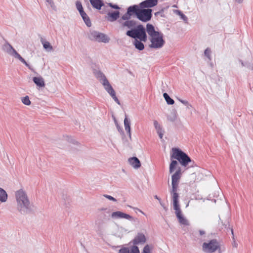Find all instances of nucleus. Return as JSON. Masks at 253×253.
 Instances as JSON below:
<instances>
[{
	"mask_svg": "<svg viewBox=\"0 0 253 253\" xmlns=\"http://www.w3.org/2000/svg\"><path fill=\"white\" fill-rule=\"evenodd\" d=\"M159 203L160 205L164 208V209L166 210V208L164 206V204L161 201H160Z\"/></svg>",
	"mask_w": 253,
	"mask_h": 253,
	"instance_id": "nucleus-51",
	"label": "nucleus"
},
{
	"mask_svg": "<svg viewBox=\"0 0 253 253\" xmlns=\"http://www.w3.org/2000/svg\"><path fill=\"white\" fill-rule=\"evenodd\" d=\"M143 41H140L138 40H134L133 43L135 46V47L138 49L139 50H142L144 48V45L142 43Z\"/></svg>",
	"mask_w": 253,
	"mask_h": 253,
	"instance_id": "nucleus-27",
	"label": "nucleus"
},
{
	"mask_svg": "<svg viewBox=\"0 0 253 253\" xmlns=\"http://www.w3.org/2000/svg\"><path fill=\"white\" fill-rule=\"evenodd\" d=\"M81 16H82L84 21L86 25L89 27L91 26V23L89 17L87 16L86 13L84 11H83L80 13Z\"/></svg>",
	"mask_w": 253,
	"mask_h": 253,
	"instance_id": "nucleus-26",
	"label": "nucleus"
},
{
	"mask_svg": "<svg viewBox=\"0 0 253 253\" xmlns=\"http://www.w3.org/2000/svg\"><path fill=\"white\" fill-rule=\"evenodd\" d=\"M33 81L39 87L45 86L44 80L42 77H35L33 78Z\"/></svg>",
	"mask_w": 253,
	"mask_h": 253,
	"instance_id": "nucleus-23",
	"label": "nucleus"
},
{
	"mask_svg": "<svg viewBox=\"0 0 253 253\" xmlns=\"http://www.w3.org/2000/svg\"><path fill=\"white\" fill-rule=\"evenodd\" d=\"M111 210L109 208L98 209L96 219L95 221L96 232L102 235L108 226V222L111 221Z\"/></svg>",
	"mask_w": 253,
	"mask_h": 253,
	"instance_id": "nucleus-1",
	"label": "nucleus"
},
{
	"mask_svg": "<svg viewBox=\"0 0 253 253\" xmlns=\"http://www.w3.org/2000/svg\"><path fill=\"white\" fill-rule=\"evenodd\" d=\"M165 8H162L160 11L155 12V16H158L159 15H161V16L162 17H164L163 13H164V12L165 11Z\"/></svg>",
	"mask_w": 253,
	"mask_h": 253,
	"instance_id": "nucleus-39",
	"label": "nucleus"
},
{
	"mask_svg": "<svg viewBox=\"0 0 253 253\" xmlns=\"http://www.w3.org/2000/svg\"><path fill=\"white\" fill-rule=\"evenodd\" d=\"M164 132H161V133H158L160 138L161 139H162L163 138V135H164Z\"/></svg>",
	"mask_w": 253,
	"mask_h": 253,
	"instance_id": "nucleus-49",
	"label": "nucleus"
},
{
	"mask_svg": "<svg viewBox=\"0 0 253 253\" xmlns=\"http://www.w3.org/2000/svg\"><path fill=\"white\" fill-rule=\"evenodd\" d=\"M46 1L50 4L51 6L54 4L52 0H46Z\"/></svg>",
	"mask_w": 253,
	"mask_h": 253,
	"instance_id": "nucleus-46",
	"label": "nucleus"
},
{
	"mask_svg": "<svg viewBox=\"0 0 253 253\" xmlns=\"http://www.w3.org/2000/svg\"><path fill=\"white\" fill-rule=\"evenodd\" d=\"M145 29L149 35L151 36V37H153V36H157L160 33L159 32L156 31L155 30V28L152 24L149 23H148L146 25V29Z\"/></svg>",
	"mask_w": 253,
	"mask_h": 253,
	"instance_id": "nucleus-20",
	"label": "nucleus"
},
{
	"mask_svg": "<svg viewBox=\"0 0 253 253\" xmlns=\"http://www.w3.org/2000/svg\"><path fill=\"white\" fill-rule=\"evenodd\" d=\"M126 35L135 40H140L143 42L147 41V36L146 33V29L141 24L138 25L136 27L130 30H128L126 32Z\"/></svg>",
	"mask_w": 253,
	"mask_h": 253,
	"instance_id": "nucleus-6",
	"label": "nucleus"
},
{
	"mask_svg": "<svg viewBox=\"0 0 253 253\" xmlns=\"http://www.w3.org/2000/svg\"><path fill=\"white\" fill-rule=\"evenodd\" d=\"M178 165V162L176 160H172L169 168V172L170 173H172L176 168V166Z\"/></svg>",
	"mask_w": 253,
	"mask_h": 253,
	"instance_id": "nucleus-29",
	"label": "nucleus"
},
{
	"mask_svg": "<svg viewBox=\"0 0 253 253\" xmlns=\"http://www.w3.org/2000/svg\"><path fill=\"white\" fill-rule=\"evenodd\" d=\"M140 212H141V213H142L143 214H144L143 212L142 211H141V210H139Z\"/></svg>",
	"mask_w": 253,
	"mask_h": 253,
	"instance_id": "nucleus-56",
	"label": "nucleus"
},
{
	"mask_svg": "<svg viewBox=\"0 0 253 253\" xmlns=\"http://www.w3.org/2000/svg\"><path fill=\"white\" fill-rule=\"evenodd\" d=\"M156 130H157V133H161V132H164V131L163 130L162 127H161L160 128H159V129H156Z\"/></svg>",
	"mask_w": 253,
	"mask_h": 253,
	"instance_id": "nucleus-47",
	"label": "nucleus"
},
{
	"mask_svg": "<svg viewBox=\"0 0 253 253\" xmlns=\"http://www.w3.org/2000/svg\"><path fill=\"white\" fill-rule=\"evenodd\" d=\"M146 238L144 234L139 233L132 240L133 246L128 247H123L119 251V253H140L138 247L136 246L139 244H144L146 242Z\"/></svg>",
	"mask_w": 253,
	"mask_h": 253,
	"instance_id": "nucleus-5",
	"label": "nucleus"
},
{
	"mask_svg": "<svg viewBox=\"0 0 253 253\" xmlns=\"http://www.w3.org/2000/svg\"><path fill=\"white\" fill-rule=\"evenodd\" d=\"M158 0H145L139 4L142 8H150L157 5L158 4Z\"/></svg>",
	"mask_w": 253,
	"mask_h": 253,
	"instance_id": "nucleus-16",
	"label": "nucleus"
},
{
	"mask_svg": "<svg viewBox=\"0 0 253 253\" xmlns=\"http://www.w3.org/2000/svg\"><path fill=\"white\" fill-rule=\"evenodd\" d=\"M22 103L26 105H30L31 103L28 96H26L21 99Z\"/></svg>",
	"mask_w": 253,
	"mask_h": 253,
	"instance_id": "nucleus-33",
	"label": "nucleus"
},
{
	"mask_svg": "<svg viewBox=\"0 0 253 253\" xmlns=\"http://www.w3.org/2000/svg\"><path fill=\"white\" fill-rule=\"evenodd\" d=\"M239 61H240V62H241V65H242V66L243 67H244V66H246V63H244L242 60H239Z\"/></svg>",
	"mask_w": 253,
	"mask_h": 253,
	"instance_id": "nucleus-48",
	"label": "nucleus"
},
{
	"mask_svg": "<svg viewBox=\"0 0 253 253\" xmlns=\"http://www.w3.org/2000/svg\"><path fill=\"white\" fill-rule=\"evenodd\" d=\"M135 15L134 6V5L129 6L127 8V11L126 13L122 15V19L123 20L127 21L129 20L131 16Z\"/></svg>",
	"mask_w": 253,
	"mask_h": 253,
	"instance_id": "nucleus-15",
	"label": "nucleus"
},
{
	"mask_svg": "<svg viewBox=\"0 0 253 253\" xmlns=\"http://www.w3.org/2000/svg\"><path fill=\"white\" fill-rule=\"evenodd\" d=\"M154 198L156 199H157L159 202H160V201H161V199L159 197H158L157 195H155Z\"/></svg>",
	"mask_w": 253,
	"mask_h": 253,
	"instance_id": "nucleus-52",
	"label": "nucleus"
},
{
	"mask_svg": "<svg viewBox=\"0 0 253 253\" xmlns=\"http://www.w3.org/2000/svg\"><path fill=\"white\" fill-rule=\"evenodd\" d=\"M103 196H104V197H105V198H106L107 199H108L111 201H113L114 202L117 201V200L111 196H110L108 195H106V194L104 195Z\"/></svg>",
	"mask_w": 253,
	"mask_h": 253,
	"instance_id": "nucleus-40",
	"label": "nucleus"
},
{
	"mask_svg": "<svg viewBox=\"0 0 253 253\" xmlns=\"http://www.w3.org/2000/svg\"><path fill=\"white\" fill-rule=\"evenodd\" d=\"M202 251L205 253H214L216 251L218 253H221L220 243L215 239L204 242L202 245Z\"/></svg>",
	"mask_w": 253,
	"mask_h": 253,
	"instance_id": "nucleus-9",
	"label": "nucleus"
},
{
	"mask_svg": "<svg viewBox=\"0 0 253 253\" xmlns=\"http://www.w3.org/2000/svg\"><path fill=\"white\" fill-rule=\"evenodd\" d=\"M236 2L240 3L243 1V0H235Z\"/></svg>",
	"mask_w": 253,
	"mask_h": 253,
	"instance_id": "nucleus-53",
	"label": "nucleus"
},
{
	"mask_svg": "<svg viewBox=\"0 0 253 253\" xmlns=\"http://www.w3.org/2000/svg\"><path fill=\"white\" fill-rule=\"evenodd\" d=\"M109 5L112 7V8H114L115 9H120V7L117 4H113L112 3H109Z\"/></svg>",
	"mask_w": 253,
	"mask_h": 253,
	"instance_id": "nucleus-41",
	"label": "nucleus"
},
{
	"mask_svg": "<svg viewBox=\"0 0 253 253\" xmlns=\"http://www.w3.org/2000/svg\"><path fill=\"white\" fill-rule=\"evenodd\" d=\"M199 233H200V235H203L205 234V232L203 230H200Z\"/></svg>",
	"mask_w": 253,
	"mask_h": 253,
	"instance_id": "nucleus-50",
	"label": "nucleus"
},
{
	"mask_svg": "<svg viewBox=\"0 0 253 253\" xmlns=\"http://www.w3.org/2000/svg\"><path fill=\"white\" fill-rule=\"evenodd\" d=\"M92 7L97 10H100L104 5L103 0H89Z\"/></svg>",
	"mask_w": 253,
	"mask_h": 253,
	"instance_id": "nucleus-21",
	"label": "nucleus"
},
{
	"mask_svg": "<svg viewBox=\"0 0 253 253\" xmlns=\"http://www.w3.org/2000/svg\"><path fill=\"white\" fill-rule=\"evenodd\" d=\"M128 162L134 169H138L141 167V163L139 160L136 157H133L129 158Z\"/></svg>",
	"mask_w": 253,
	"mask_h": 253,
	"instance_id": "nucleus-19",
	"label": "nucleus"
},
{
	"mask_svg": "<svg viewBox=\"0 0 253 253\" xmlns=\"http://www.w3.org/2000/svg\"><path fill=\"white\" fill-rule=\"evenodd\" d=\"M246 66L249 68L250 69L253 70V65L250 64V63H246Z\"/></svg>",
	"mask_w": 253,
	"mask_h": 253,
	"instance_id": "nucleus-44",
	"label": "nucleus"
},
{
	"mask_svg": "<svg viewBox=\"0 0 253 253\" xmlns=\"http://www.w3.org/2000/svg\"><path fill=\"white\" fill-rule=\"evenodd\" d=\"M177 189H175L174 191H173V188H172L170 192L172 196V199L173 201V205L174 210H177L180 208V206L179 205L178 198L179 195L177 193Z\"/></svg>",
	"mask_w": 253,
	"mask_h": 253,
	"instance_id": "nucleus-14",
	"label": "nucleus"
},
{
	"mask_svg": "<svg viewBox=\"0 0 253 253\" xmlns=\"http://www.w3.org/2000/svg\"><path fill=\"white\" fill-rule=\"evenodd\" d=\"M88 7H89V4L88 3Z\"/></svg>",
	"mask_w": 253,
	"mask_h": 253,
	"instance_id": "nucleus-57",
	"label": "nucleus"
},
{
	"mask_svg": "<svg viewBox=\"0 0 253 253\" xmlns=\"http://www.w3.org/2000/svg\"><path fill=\"white\" fill-rule=\"evenodd\" d=\"M181 168L178 167L176 169L175 173L172 175L171 179V185L172 188H173V191L175 190V189L178 188V182L181 178Z\"/></svg>",
	"mask_w": 253,
	"mask_h": 253,
	"instance_id": "nucleus-13",
	"label": "nucleus"
},
{
	"mask_svg": "<svg viewBox=\"0 0 253 253\" xmlns=\"http://www.w3.org/2000/svg\"><path fill=\"white\" fill-rule=\"evenodd\" d=\"M93 74L95 77L102 84L105 90L110 94L114 100L119 105L120 102L116 95V92L109 81L106 78L105 75L100 70H94Z\"/></svg>",
	"mask_w": 253,
	"mask_h": 253,
	"instance_id": "nucleus-4",
	"label": "nucleus"
},
{
	"mask_svg": "<svg viewBox=\"0 0 253 253\" xmlns=\"http://www.w3.org/2000/svg\"><path fill=\"white\" fill-rule=\"evenodd\" d=\"M2 50L7 54L19 60L31 71L35 72L34 69L26 61V60L15 50V49L7 42L2 45Z\"/></svg>",
	"mask_w": 253,
	"mask_h": 253,
	"instance_id": "nucleus-8",
	"label": "nucleus"
},
{
	"mask_svg": "<svg viewBox=\"0 0 253 253\" xmlns=\"http://www.w3.org/2000/svg\"><path fill=\"white\" fill-rule=\"evenodd\" d=\"M168 120L170 122H174L176 119V113L174 111L171 112L170 114L167 116Z\"/></svg>",
	"mask_w": 253,
	"mask_h": 253,
	"instance_id": "nucleus-31",
	"label": "nucleus"
},
{
	"mask_svg": "<svg viewBox=\"0 0 253 253\" xmlns=\"http://www.w3.org/2000/svg\"><path fill=\"white\" fill-rule=\"evenodd\" d=\"M7 199V194L6 191L1 188H0V201L5 202Z\"/></svg>",
	"mask_w": 253,
	"mask_h": 253,
	"instance_id": "nucleus-28",
	"label": "nucleus"
},
{
	"mask_svg": "<svg viewBox=\"0 0 253 253\" xmlns=\"http://www.w3.org/2000/svg\"><path fill=\"white\" fill-rule=\"evenodd\" d=\"M174 210L175 211V213L179 222L181 224L188 225L189 224L188 221L182 215L180 208Z\"/></svg>",
	"mask_w": 253,
	"mask_h": 253,
	"instance_id": "nucleus-17",
	"label": "nucleus"
},
{
	"mask_svg": "<svg viewBox=\"0 0 253 253\" xmlns=\"http://www.w3.org/2000/svg\"><path fill=\"white\" fill-rule=\"evenodd\" d=\"M111 218L113 219H119L125 218L131 221L135 222L137 221V218H134L129 214L120 211H111Z\"/></svg>",
	"mask_w": 253,
	"mask_h": 253,
	"instance_id": "nucleus-12",
	"label": "nucleus"
},
{
	"mask_svg": "<svg viewBox=\"0 0 253 253\" xmlns=\"http://www.w3.org/2000/svg\"><path fill=\"white\" fill-rule=\"evenodd\" d=\"M120 14V13L119 11L110 12L107 14L106 19L110 22H114L119 18Z\"/></svg>",
	"mask_w": 253,
	"mask_h": 253,
	"instance_id": "nucleus-18",
	"label": "nucleus"
},
{
	"mask_svg": "<svg viewBox=\"0 0 253 253\" xmlns=\"http://www.w3.org/2000/svg\"><path fill=\"white\" fill-rule=\"evenodd\" d=\"M41 42L43 45V48L47 51H51L53 50V47L49 42L45 41L42 38L41 39Z\"/></svg>",
	"mask_w": 253,
	"mask_h": 253,
	"instance_id": "nucleus-25",
	"label": "nucleus"
},
{
	"mask_svg": "<svg viewBox=\"0 0 253 253\" xmlns=\"http://www.w3.org/2000/svg\"><path fill=\"white\" fill-rule=\"evenodd\" d=\"M179 100L182 103H183V104L186 105H188V102L186 100H181V99H179Z\"/></svg>",
	"mask_w": 253,
	"mask_h": 253,
	"instance_id": "nucleus-45",
	"label": "nucleus"
},
{
	"mask_svg": "<svg viewBox=\"0 0 253 253\" xmlns=\"http://www.w3.org/2000/svg\"><path fill=\"white\" fill-rule=\"evenodd\" d=\"M135 16L143 22L149 21L152 17L153 10L151 8H142L140 5L134 4Z\"/></svg>",
	"mask_w": 253,
	"mask_h": 253,
	"instance_id": "nucleus-7",
	"label": "nucleus"
},
{
	"mask_svg": "<svg viewBox=\"0 0 253 253\" xmlns=\"http://www.w3.org/2000/svg\"><path fill=\"white\" fill-rule=\"evenodd\" d=\"M172 154L170 156L171 159L177 160L181 165L186 167L190 164V167L196 166L195 162L185 152L178 148H172Z\"/></svg>",
	"mask_w": 253,
	"mask_h": 253,
	"instance_id": "nucleus-3",
	"label": "nucleus"
},
{
	"mask_svg": "<svg viewBox=\"0 0 253 253\" xmlns=\"http://www.w3.org/2000/svg\"><path fill=\"white\" fill-rule=\"evenodd\" d=\"M150 42L151 43L149 46L151 48L156 49L162 48L165 43V41L163 39V34L161 32L157 36L151 37Z\"/></svg>",
	"mask_w": 253,
	"mask_h": 253,
	"instance_id": "nucleus-11",
	"label": "nucleus"
},
{
	"mask_svg": "<svg viewBox=\"0 0 253 253\" xmlns=\"http://www.w3.org/2000/svg\"><path fill=\"white\" fill-rule=\"evenodd\" d=\"M68 141L73 143V144H78V142L77 141H76L75 140L72 139V138H70V140L69 139Z\"/></svg>",
	"mask_w": 253,
	"mask_h": 253,
	"instance_id": "nucleus-43",
	"label": "nucleus"
},
{
	"mask_svg": "<svg viewBox=\"0 0 253 253\" xmlns=\"http://www.w3.org/2000/svg\"><path fill=\"white\" fill-rule=\"evenodd\" d=\"M124 126L125 130L128 135L129 138L131 139V131H130V121L128 119L127 116L126 115L125 118L124 119Z\"/></svg>",
	"mask_w": 253,
	"mask_h": 253,
	"instance_id": "nucleus-22",
	"label": "nucleus"
},
{
	"mask_svg": "<svg viewBox=\"0 0 253 253\" xmlns=\"http://www.w3.org/2000/svg\"><path fill=\"white\" fill-rule=\"evenodd\" d=\"M163 96L168 104L172 105L174 103L173 99L171 98L167 93H164Z\"/></svg>",
	"mask_w": 253,
	"mask_h": 253,
	"instance_id": "nucleus-30",
	"label": "nucleus"
},
{
	"mask_svg": "<svg viewBox=\"0 0 253 253\" xmlns=\"http://www.w3.org/2000/svg\"><path fill=\"white\" fill-rule=\"evenodd\" d=\"M136 21L134 20H129L127 21H126L122 23L123 27H127L129 29H133L132 28L136 27Z\"/></svg>",
	"mask_w": 253,
	"mask_h": 253,
	"instance_id": "nucleus-24",
	"label": "nucleus"
},
{
	"mask_svg": "<svg viewBox=\"0 0 253 253\" xmlns=\"http://www.w3.org/2000/svg\"><path fill=\"white\" fill-rule=\"evenodd\" d=\"M142 253H151L150 246L148 245H146L144 246Z\"/></svg>",
	"mask_w": 253,
	"mask_h": 253,
	"instance_id": "nucleus-37",
	"label": "nucleus"
},
{
	"mask_svg": "<svg viewBox=\"0 0 253 253\" xmlns=\"http://www.w3.org/2000/svg\"><path fill=\"white\" fill-rule=\"evenodd\" d=\"M175 13L180 16L181 19L184 21H187V17L180 11L179 10H175Z\"/></svg>",
	"mask_w": 253,
	"mask_h": 253,
	"instance_id": "nucleus-32",
	"label": "nucleus"
},
{
	"mask_svg": "<svg viewBox=\"0 0 253 253\" xmlns=\"http://www.w3.org/2000/svg\"><path fill=\"white\" fill-rule=\"evenodd\" d=\"M122 20H123V19H122V18H121L120 19H119V20H118L119 23H120V24H121L122 25V23H123V22H122Z\"/></svg>",
	"mask_w": 253,
	"mask_h": 253,
	"instance_id": "nucleus-54",
	"label": "nucleus"
},
{
	"mask_svg": "<svg viewBox=\"0 0 253 253\" xmlns=\"http://www.w3.org/2000/svg\"><path fill=\"white\" fill-rule=\"evenodd\" d=\"M16 209L22 215H25L32 212V209L26 192L21 189L15 192Z\"/></svg>",
	"mask_w": 253,
	"mask_h": 253,
	"instance_id": "nucleus-2",
	"label": "nucleus"
},
{
	"mask_svg": "<svg viewBox=\"0 0 253 253\" xmlns=\"http://www.w3.org/2000/svg\"><path fill=\"white\" fill-rule=\"evenodd\" d=\"M211 50L210 49V48H207L205 51H204V54L209 59V60H211Z\"/></svg>",
	"mask_w": 253,
	"mask_h": 253,
	"instance_id": "nucleus-36",
	"label": "nucleus"
},
{
	"mask_svg": "<svg viewBox=\"0 0 253 253\" xmlns=\"http://www.w3.org/2000/svg\"><path fill=\"white\" fill-rule=\"evenodd\" d=\"M76 8L79 11V13L84 11L82 3L80 1H77L76 3Z\"/></svg>",
	"mask_w": 253,
	"mask_h": 253,
	"instance_id": "nucleus-35",
	"label": "nucleus"
},
{
	"mask_svg": "<svg viewBox=\"0 0 253 253\" xmlns=\"http://www.w3.org/2000/svg\"><path fill=\"white\" fill-rule=\"evenodd\" d=\"M154 126L156 129H159L161 127V126L160 125L158 121L156 120L154 121Z\"/></svg>",
	"mask_w": 253,
	"mask_h": 253,
	"instance_id": "nucleus-42",
	"label": "nucleus"
},
{
	"mask_svg": "<svg viewBox=\"0 0 253 253\" xmlns=\"http://www.w3.org/2000/svg\"><path fill=\"white\" fill-rule=\"evenodd\" d=\"M115 124H116V127L117 128V129L120 132L121 134L124 135V132L123 131V128L118 125L117 121L116 120V119H115Z\"/></svg>",
	"mask_w": 253,
	"mask_h": 253,
	"instance_id": "nucleus-38",
	"label": "nucleus"
},
{
	"mask_svg": "<svg viewBox=\"0 0 253 253\" xmlns=\"http://www.w3.org/2000/svg\"><path fill=\"white\" fill-rule=\"evenodd\" d=\"M87 37L91 41L107 43L110 41L109 37L106 34L96 31H90Z\"/></svg>",
	"mask_w": 253,
	"mask_h": 253,
	"instance_id": "nucleus-10",
	"label": "nucleus"
},
{
	"mask_svg": "<svg viewBox=\"0 0 253 253\" xmlns=\"http://www.w3.org/2000/svg\"><path fill=\"white\" fill-rule=\"evenodd\" d=\"M234 246H235V247H237V244L235 243V241H234Z\"/></svg>",
	"mask_w": 253,
	"mask_h": 253,
	"instance_id": "nucleus-55",
	"label": "nucleus"
},
{
	"mask_svg": "<svg viewBox=\"0 0 253 253\" xmlns=\"http://www.w3.org/2000/svg\"><path fill=\"white\" fill-rule=\"evenodd\" d=\"M223 225L225 227V228L227 229V231H230L231 232V233H232V234L233 235L232 238L234 240L235 238H234L233 229L232 228H230L229 227L230 225L229 224V221L227 222V224H225V223L223 224Z\"/></svg>",
	"mask_w": 253,
	"mask_h": 253,
	"instance_id": "nucleus-34",
	"label": "nucleus"
}]
</instances>
